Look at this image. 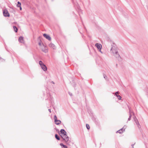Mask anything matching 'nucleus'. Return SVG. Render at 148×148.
Here are the masks:
<instances>
[{
	"label": "nucleus",
	"instance_id": "obj_2",
	"mask_svg": "<svg viewBox=\"0 0 148 148\" xmlns=\"http://www.w3.org/2000/svg\"><path fill=\"white\" fill-rule=\"evenodd\" d=\"M39 63L41 68L44 71H45L47 70V67L41 61H39Z\"/></svg>",
	"mask_w": 148,
	"mask_h": 148
},
{
	"label": "nucleus",
	"instance_id": "obj_1",
	"mask_svg": "<svg viewBox=\"0 0 148 148\" xmlns=\"http://www.w3.org/2000/svg\"><path fill=\"white\" fill-rule=\"evenodd\" d=\"M110 51L113 53L114 56L117 60L120 61H121L122 59L119 54L117 47L114 46H112L111 49Z\"/></svg>",
	"mask_w": 148,
	"mask_h": 148
},
{
	"label": "nucleus",
	"instance_id": "obj_25",
	"mask_svg": "<svg viewBox=\"0 0 148 148\" xmlns=\"http://www.w3.org/2000/svg\"><path fill=\"white\" fill-rule=\"evenodd\" d=\"M103 77L104 78H105L106 79H107V76L106 75H103Z\"/></svg>",
	"mask_w": 148,
	"mask_h": 148
},
{
	"label": "nucleus",
	"instance_id": "obj_29",
	"mask_svg": "<svg viewBox=\"0 0 148 148\" xmlns=\"http://www.w3.org/2000/svg\"><path fill=\"white\" fill-rule=\"evenodd\" d=\"M51 83H53V84H54V83L53 81H52Z\"/></svg>",
	"mask_w": 148,
	"mask_h": 148
},
{
	"label": "nucleus",
	"instance_id": "obj_12",
	"mask_svg": "<svg viewBox=\"0 0 148 148\" xmlns=\"http://www.w3.org/2000/svg\"><path fill=\"white\" fill-rule=\"evenodd\" d=\"M129 110L130 116L129 118L128 119V121H129L131 120L132 115L131 114V113H132V112H131L130 108H129Z\"/></svg>",
	"mask_w": 148,
	"mask_h": 148
},
{
	"label": "nucleus",
	"instance_id": "obj_16",
	"mask_svg": "<svg viewBox=\"0 0 148 148\" xmlns=\"http://www.w3.org/2000/svg\"><path fill=\"white\" fill-rule=\"evenodd\" d=\"M60 145L61 146L63 147L62 148H67V147L64 145L63 143H60Z\"/></svg>",
	"mask_w": 148,
	"mask_h": 148
},
{
	"label": "nucleus",
	"instance_id": "obj_5",
	"mask_svg": "<svg viewBox=\"0 0 148 148\" xmlns=\"http://www.w3.org/2000/svg\"><path fill=\"white\" fill-rule=\"evenodd\" d=\"M95 46L98 49V50L101 53H102V52L101 51V49L102 48L101 45L99 43H96L95 45Z\"/></svg>",
	"mask_w": 148,
	"mask_h": 148
},
{
	"label": "nucleus",
	"instance_id": "obj_30",
	"mask_svg": "<svg viewBox=\"0 0 148 148\" xmlns=\"http://www.w3.org/2000/svg\"><path fill=\"white\" fill-rule=\"evenodd\" d=\"M132 147H134V145H132Z\"/></svg>",
	"mask_w": 148,
	"mask_h": 148
},
{
	"label": "nucleus",
	"instance_id": "obj_22",
	"mask_svg": "<svg viewBox=\"0 0 148 148\" xmlns=\"http://www.w3.org/2000/svg\"><path fill=\"white\" fill-rule=\"evenodd\" d=\"M126 128V126L125 125L124 126V127H123L122 128V129H122V130H123V131H124Z\"/></svg>",
	"mask_w": 148,
	"mask_h": 148
},
{
	"label": "nucleus",
	"instance_id": "obj_4",
	"mask_svg": "<svg viewBox=\"0 0 148 148\" xmlns=\"http://www.w3.org/2000/svg\"><path fill=\"white\" fill-rule=\"evenodd\" d=\"M42 51L45 53H46L48 52V49L47 48L43 45L42 44L41 47H40Z\"/></svg>",
	"mask_w": 148,
	"mask_h": 148
},
{
	"label": "nucleus",
	"instance_id": "obj_19",
	"mask_svg": "<svg viewBox=\"0 0 148 148\" xmlns=\"http://www.w3.org/2000/svg\"><path fill=\"white\" fill-rule=\"evenodd\" d=\"M17 3H18L17 4V6L18 7H20L21 5V3H20L19 1H18Z\"/></svg>",
	"mask_w": 148,
	"mask_h": 148
},
{
	"label": "nucleus",
	"instance_id": "obj_9",
	"mask_svg": "<svg viewBox=\"0 0 148 148\" xmlns=\"http://www.w3.org/2000/svg\"><path fill=\"white\" fill-rule=\"evenodd\" d=\"M119 93V92L118 91L116 92L115 93V95L116 96V97H118V98L119 99V100H121V97L120 96L118 95Z\"/></svg>",
	"mask_w": 148,
	"mask_h": 148
},
{
	"label": "nucleus",
	"instance_id": "obj_20",
	"mask_svg": "<svg viewBox=\"0 0 148 148\" xmlns=\"http://www.w3.org/2000/svg\"><path fill=\"white\" fill-rule=\"evenodd\" d=\"M86 126L88 130H89L90 129V127L89 126V125L88 124H86Z\"/></svg>",
	"mask_w": 148,
	"mask_h": 148
},
{
	"label": "nucleus",
	"instance_id": "obj_23",
	"mask_svg": "<svg viewBox=\"0 0 148 148\" xmlns=\"http://www.w3.org/2000/svg\"><path fill=\"white\" fill-rule=\"evenodd\" d=\"M42 44H42L40 42L38 43L39 45L40 46V47H41V46L42 45Z\"/></svg>",
	"mask_w": 148,
	"mask_h": 148
},
{
	"label": "nucleus",
	"instance_id": "obj_11",
	"mask_svg": "<svg viewBox=\"0 0 148 148\" xmlns=\"http://www.w3.org/2000/svg\"><path fill=\"white\" fill-rule=\"evenodd\" d=\"M19 41L23 43H24V40L23 38L22 37H20L18 39Z\"/></svg>",
	"mask_w": 148,
	"mask_h": 148
},
{
	"label": "nucleus",
	"instance_id": "obj_21",
	"mask_svg": "<svg viewBox=\"0 0 148 148\" xmlns=\"http://www.w3.org/2000/svg\"><path fill=\"white\" fill-rule=\"evenodd\" d=\"M54 121H56L58 119H57V116L56 115H55L54 116Z\"/></svg>",
	"mask_w": 148,
	"mask_h": 148
},
{
	"label": "nucleus",
	"instance_id": "obj_27",
	"mask_svg": "<svg viewBox=\"0 0 148 148\" xmlns=\"http://www.w3.org/2000/svg\"><path fill=\"white\" fill-rule=\"evenodd\" d=\"M48 110L50 112H51V110L50 109H49Z\"/></svg>",
	"mask_w": 148,
	"mask_h": 148
},
{
	"label": "nucleus",
	"instance_id": "obj_24",
	"mask_svg": "<svg viewBox=\"0 0 148 148\" xmlns=\"http://www.w3.org/2000/svg\"><path fill=\"white\" fill-rule=\"evenodd\" d=\"M11 11H12V12H14V13L15 12V11L12 8H11Z\"/></svg>",
	"mask_w": 148,
	"mask_h": 148
},
{
	"label": "nucleus",
	"instance_id": "obj_3",
	"mask_svg": "<svg viewBox=\"0 0 148 148\" xmlns=\"http://www.w3.org/2000/svg\"><path fill=\"white\" fill-rule=\"evenodd\" d=\"M61 136L66 143L69 140V138L66 134H64V135H61Z\"/></svg>",
	"mask_w": 148,
	"mask_h": 148
},
{
	"label": "nucleus",
	"instance_id": "obj_26",
	"mask_svg": "<svg viewBox=\"0 0 148 148\" xmlns=\"http://www.w3.org/2000/svg\"><path fill=\"white\" fill-rule=\"evenodd\" d=\"M69 94L71 96H72V93H70V92H69Z\"/></svg>",
	"mask_w": 148,
	"mask_h": 148
},
{
	"label": "nucleus",
	"instance_id": "obj_6",
	"mask_svg": "<svg viewBox=\"0 0 148 148\" xmlns=\"http://www.w3.org/2000/svg\"><path fill=\"white\" fill-rule=\"evenodd\" d=\"M3 14L4 16L5 17H9L10 16L9 13L6 10H3Z\"/></svg>",
	"mask_w": 148,
	"mask_h": 148
},
{
	"label": "nucleus",
	"instance_id": "obj_15",
	"mask_svg": "<svg viewBox=\"0 0 148 148\" xmlns=\"http://www.w3.org/2000/svg\"><path fill=\"white\" fill-rule=\"evenodd\" d=\"M13 29H14V31L16 32H17V31H18L17 28L15 26H13Z\"/></svg>",
	"mask_w": 148,
	"mask_h": 148
},
{
	"label": "nucleus",
	"instance_id": "obj_28",
	"mask_svg": "<svg viewBox=\"0 0 148 148\" xmlns=\"http://www.w3.org/2000/svg\"><path fill=\"white\" fill-rule=\"evenodd\" d=\"M20 7V10H22V8L21 7V6H20V7Z\"/></svg>",
	"mask_w": 148,
	"mask_h": 148
},
{
	"label": "nucleus",
	"instance_id": "obj_13",
	"mask_svg": "<svg viewBox=\"0 0 148 148\" xmlns=\"http://www.w3.org/2000/svg\"><path fill=\"white\" fill-rule=\"evenodd\" d=\"M60 131L62 135H64L66 134V132L64 129H62Z\"/></svg>",
	"mask_w": 148,
	"mask_h": 148
},
{
	"label": "nucleus",
	"instance_id": "obj_14",
	"mask_svg": "<svg viewBox=\"0 0 148 148\" xmlns=\"http://www.w3.org/2000/svg\"><path fill=\"white\" fill-rule=\"evenodd\" d=\"M55 124L56 125H58L60 124L61 123V121L60 120H57L56 121H55Z\"/></svg>",
	"mask_w": 148,
	"mask_h": 148
},
{
	"label": "nucleus",
	"instance_id": "obj_10",
	"mask_svg": "<svg viewBox=\"0 0 148 148\" xmlns=\"http://www.w3.org/2000/svg\"><path fill=\"white\" fill-rule=\"evenodd\" d=\"M134 120L136 124L137 125V126L139 128V126H140V125L138 120L136 118H134Z\"/></svg>",
	"mask_w": 148,
	"mask_h": 148
},
{
	"label": "nucleus",
	"instance_id": "obj_7",
	"mask_svg": "<svg viewBox=\"0 0 148 148\" xmlns=\"http://www.w3.org/2000/svg\"><path fill=\"white\" fill-rule=\"evenodd\" d=\"M43 36L49 40H50L51 39V37L49 35L47 34H43Z\"/></svg>",
	"mask_w": 148,
	"mask_h": 148
},
{
	"label": "nucleus",
	"instance_id": "obj_18",
	"mask_svg": "<svg viewBox=\"0 0 148 148\" xmlns=\"http://www.w3.org/2000/svg\"><path fill=\"white\" fill-rule=\"evenodd\" d=\"M123 129H120V130H119L117 132H118L120 134H121V133H122V132L123 131V130H122Z\"/></svg>",
	"mask_w": 148,
	"mask_h": 148
},
{
	"label": "nucleus",
	"instance_id": "obj_8",
	"mask_svg": "<svg viewBox=\"0 0 148 148\" xmlns=\"http://www.w3.org/2000/svg\"><path fill=\"white\" fill-rule=\"evenodd\" d=\"M49 47L54 49H55L56 48V46L54 45V44L52 43H50L49 44Z\"/></svg>",
	"mask_w": 148,
	"mask_h": 148
},
{
	"label": "nucleus",
	"instance_id": "obj_17",
	"mask_svg": "<svg viewBox=\"0 0 148 148\" xmlns=\"http://www.w3.org/2000/svg\"><path fill=\"white\" fill-rule=\"evenodd\" d=\"M56 138L58 140H60V138L58 136L57 134H56L55 135Z\"/></svg>",
	"mask_w": 148,
	"mask_h": 148
}]
</instances>
